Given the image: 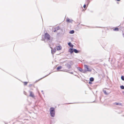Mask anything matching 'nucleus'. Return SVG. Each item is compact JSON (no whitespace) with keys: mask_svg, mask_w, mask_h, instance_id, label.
<instances>
[{"mask_svg":"<svg viewBox=\"0 0 124 124\" xmlns=\"http://www.w3.org/2000/svg\"><path fill=\"white\" fill-rule=\"evenodd\" d=\"M50 111L51 116L52 117H54L55 115L54 108L53 107L51 108L50 109Z\"/></svg>","mask_w":124,"mask_h":124,"instance_id":"nucleus-1","label":"nucleus"},{"mask_svg":"<svg viewBox=\"0 0 124 124\" xmlns=\"http://www.w3.org/2000/svg\"><path fill=\"white\" fill-rule=\"evenodd\" d=\"M50 36L49 34L46 33H45L44 36V39H43V40H44L45 42V39H46L47 41H48L50 39Z\"/></svg>","mask_w":124,"mask_h":124,"instance_id":"nucleus-2","label":"nucleus"},{"mask_svg":"<svg viewBox=\"0 0 124 124\" xmlns=\"http://www.w3.org/2000/svg\"><path fill=\"white\" fill-rule=\"evenodd\" d=\"M85 71H92L91 69L89 68L88 66L87 65H85L84 66Z\"/></svg>","mask_w":124,"mask_h":124,"instance_id":"nucleus-3","label":"nucleus"},{"mask_svg":"<svg viewBox=\"0 0 124 124\" xmlns=\"http://www.w3.org/2000/svg\"><path fill=\"white\" fill-rule=\"evenodd\" d=\"M29 92L30 93L29 96L31 97L32 98H34V95L33 92L31 91H29Z\"/></svg>","mask_w":124,"mask_h":124,"instance_id":"nucleus-4","label":"nucleus"},{"mask_svg":"<svg viewBox=\"0 0 124 124\" xmlns=\"http://www.w3.org/2000/svg\"><path fill=\"white\" fill-rule=\"evenodd\" d=\"M73 50L74 49H73V48H70L69 49L68 52H70L71 54L74 52Z\"/></svg>","mask_w":124,"mask_h":124,"instance_id":"nucleus-5","label":"nucleus"},{"mask_svg":"<svg viewBox=\"0 0 124 124\" xmlns=\"http://www.w3.org/2000/svg\"><path fill=\"white\" fill-rule=\"evenodd\" d=\"M65 65L66 66L67 68L68 69H70L71 68V65L68 63H67Z\"/></svg>","mask_w":124,"mask_h":124,"instance_id":"nucleus-6","label":"nucleus"},{"mask_svg":"<svg viewBox=\"0 0 124 124\" xmlns=\"http://www.w3.org/2000/svg\"><path fill=\"white\" fill-rule=\"evenodd\" d=\"M73 20H70L69 18H68L66 20V21L68 23H72Z\"/></svg>","mask_w":124,"mask_h":124,"instance_id":"nucleus-7","label":"nucleus"},{"mask_svg":"<svg viewBox=\"0 0 124 124\" xmlns=\"http://www.w3.org/2000/svg\"><path fill=\"white\" fill-rule=\"evenodd\" d=\"M56 49L57 50H60L62 49L61 46H56Z\"/></svg>","mask_w":124,"mask_h":124,"instance_id":"nucleus-8","label":"nucleus"},{"mask_svg":"<svg viewBox=\"0 0 124 124\" xmlns=\"http://www.w3.org/2000/svg\"><path fill=\"white\" fill-rule=\"evenodd\" d=\"M56 51V49L55 48L52 49L51 50V53L52 54H53L55 53Z\"/></svg>","mask_w":124,"mask_h":124,"instance_id":"nucleus-9","label":"nucleus"},{"mask_svg":"<svg viewBox=\"0 0 124 124\" xmlns=\"http://www.w3.org/2000/svg\"><path fill=\"white\" fill-rule=\"evenodd\" d=\"M68 45L71 47H73V45L70 42H69L68 43Z\"/></svg>","mask_w":124,"mask_h":124,"instance_id":"nucleus-10","label":"nucleus"},{"mask_svg":"<svg viewBox=\"0 0 124 124\" xmlns=\"http://www.w3.org/2000/svg\"><path fill=\"white\" fill-rule=\"evenodd\" d=\"M77 69L80 72H82L83 71V70L80 67H77Z\"/></svg>","mask_w":124,"mask_h":124,"instance_id":"nucleus-11","label":"nucleus"},{"mask_svg":"<svg viewBox=\"0 0 124 124\" xmlns=\"http://www.w3.org/2000/svg\"><path fill=\"white\" fill-rule=\"evenodd\" d=\"M73 51L75 53H78L79 52V51L77 50V49H74Z\"/></svg>","mask_w":124,"mask_h":124,"instance_id":"nucleus-12","label":"nucleus"},{"mask_svg":"<svg viewBox=\"0 0 124 124\" xmlns=\"http://www.w3.org/2000/svg\"><path fill=\"white\" fill-rule=\"evenodd\" d=\"M94 78L93 77H91L90 78V81L92 82L94 81Z\"/></svg>","mask_w":124,"mask_h":124,"instance_id":"nucleus-13","label":"nucleus"},{"mask_svg":"<svg viewBox=\"0 0 124 124\" xmlns=\"http://www.w3.org/2000/svg\"><path fill=\"white\" fill-rule=\"evenodd\" d=\"M74 32V31L73 30H72L71 31H70L69 32L71 34H73Z\"/></svg>","mask_w":124,"mask_h":124,"instance_id":"nucleus-14","label":"nucleus"},{"mask_svg":"<svg viewBox=\"0 0 124 124\" xmlns=\"http://www.w3.org/2000/svg\"><path fill=\"white\" fill-rule=\"evenodd\" d=\"M114 104H116V105H121V104L120 103H114Z\"/></svg>","mask_w":124,"mask_h":124,"instance_id":"nucleus-15","label":"nucleus"},{"mask_svg":"<svg viewBox=\"0 0 124 124\" xmlns=\"http://www.w3.org/2000/svg\"><path fill=\"white\" fill-rule=\"evenodd\" d=\"M113 30L114 31H118L119 29H118V28H115Z\"/></svg>","mask_w":124,"mask_h":124,"instance_id":"nucleus-16","label":"nucleus"},{"mask_svg":"<svg viewBox=\"0 0 124 124\" xmlns=\"http://www.w3.org/2000/svg\"><path fill=\"white\" fill-rule=\"evenodd\" d=\"M103 92L104 93L105 95H107L108 94V93L106 92L105 90H103Z\"/></svg>","mask_w":124,"mask_h":124,"instance_id":"nucleus-17","label":"nucleus"},{"mask_svg":"<svg viewBox=\"0 0 124 124\" xmlns=\"http://www.w3.org/2000/svg\"><path fill=\"white\" fill-rule=\"evenodd\" d=\"M62 67L61 66H59L57 67V70H59L62 68Z\"/></svg>","mask_w":124,"mask_h":124,"instance_id":"nucleus-18","label":"nucleus"},{"mask_svg":"<svg viewBox=\"0 0 124 124\" xmlns=\"http://www.w3.org/2000/svg\"><path fill=\"white\" fill-rule=\"evenodd\" d=\"M120 87L121 89H124V86L123 85L121 86H120Z\"/></svg>","mask_w":124,"mask_h":124,"instance_id":"nucleus-19","label":"nucleus"},{"mask_svg":"<svg viewBox=\"0 0 124 124\" xmlns=\"http://www.w3.org/2000/svg\"><path fill=\"white\" fill-rule=\"evenodd\" d=\"M59 26H57L56 27L54 28L55 29H57V30H59Z\"/></svg>","mask_w":124,"mask_h":124,"instance_id":"nucleus-20","label":"nucleus"},{"mask_svg":"<svg viewBox=\"0 0 124 124\" xmlns=\"http://www.w3.org/2000/svg\"><path fill=\"white\" fill-rule=\"evenodd\" d=\"M121 79L123 80H124V76H122L121 77Z\"/></svg>","mask_w":124,"mask_h":124,"instance_id":"nucleus-21","label":"nucleus"},{"mask_svg":"<svg viewBox=\"0 0 124 124\" xmlns=\"http://www.w3.org/2000/svg\"><path fill=\"white\" fill-rule=\"evenodd\" d=\"M51 73H49V74H48V75H46V76H44V77H43V78H40V79H42V78H45V77H46L47 76H48V75H49V74H50Z\"/></svg>","mask_w":124,"mask_h":124,"instance_id":"nucleus-22","label":"nucleus"},{"mask_svg":"<svg viewBox=\"0 0 124 124\" xmlns=\"http://www.w3.org/2000/svg\"><path fill=\"white\" fill-rule=\"evenodd\" d=\"M24 85H27V84L28 83V82H24Z\"/></svg>","mask_w":124,"mask_h":124,"instance_id":"nucleus-23","label":"nucleus"},{"mask_svg":"<svg viewBox=\"0 0 124 124\" xmlns=\"http://www.w3.org/2000/svg\"><path fill=\"white\" fill-rule=\"evenodd\" d=\"M87 5H88V4L90 2V1H89V0H87Z\"/></svg>","mask_w":124,"mask_h":124,"instance_id":"nucleus-24","label":"nucleus"},{"mask_svg":"<svg viewBox=\"0 0 124 124\" xmlns=\"http://www.w3.org/2000/svg\"><path fill=\"white\" fill-rule=\"evenodd\" d=\"M86 7V5L85 4H84L83 6V7L84 8H85Z\"/></svg>","mask_w":124,"mask_h":124,"instance_id":"nucleus-25","label":"nucleus"},{"mask_svg":"<svg viewBox=\"0 0 124 124\" xmlns=\"http://www.w3.org/2000/svg\"><path fill=\"white\" fill-rule=\"evenodd\" d=\"M89 83L90 84H92V83L91 82V81H89Z\"/></svg>","mask_w":124,"mask_h":124,"instance_id":"nucleus-26","label":"nucleus"},{"mask_svg":"<svg viewBox=\"0 0 124 124\" xmlns=\"http://www.w3.org/2000/svg\"><path fill=\"white\" fill-rule=\"evenodd\" d=\"M24 93L25 95H26L27 93L25 92V91L24 92Z\"/></svg>","mask_w":124,"mask_h":124,"instance_id":"nucleus-27","label":"nucleus"},{"mask_svg":"<svg viewBox=\"0 0 124 124\" xmlns=\"http://www.w3.org/2000/svg\"><path fill=\"white\" fill-rule=\"evenodd\" d=\"M87 71H85V70H84V71H83L82 72H83V73H85V72H86Z\"/></svg>","mask_w":124,"mask_h":124,"instance_id":"nucleus-28","label":"nucleus"},{"mask_svg":"<svg viewBox=\"0 0 124 124\" xmlns=\"http://www.w3.org/2000/svg\"><path fill=\"white\" fill-rule=\"evenodd\" d=\"M56 31V29H55V30H54V32H55Z\"/></svg>","mask_w":124,"mask_h":124,"instance_id":"nucleus-29","label":"nucleus"},{"mask_svg":"<svg viewBox=\"0 0 124 124\" xmlns=\"http://www.w3.org/2000/svg\"><path fill=\"white\" fill-rule=\"evenodd\" d=\"M70 73L71 74H73V73L72 72H70Z\"/></svg>","mask_w":124,"mask_h":124,"instance_id":"nucleus-30","label":"nucleus"},{"mask_svg":"<svg viewBox=\"0 0 124 124\" xmlns=\"http://www.w3.org/2000/svg\"><path fill=\"white\" fill-rule=\"evenodd\" d=\"M72 62V61H70V63H71H71Z\"/></svg>","mask_w":124,"mask_h":124,"instance_id":"nucleus-31","label":"nucleus"},{"mask_svg":"<svg viewBox=\"0 0 124 124\" xmlns=\"http://www.w3.org/2000/svg\"><path fill=\"white\" fill-rule=\"evenodd\" d=\"M123 36L124 37V33L123 34Z\"/></svg>","mask_w":124,"mask_h":124,"instance_id":"nucleus-32","label":"nucleus"},{"mask_svg":"<svg viewBox=\"0 0 124 124\" xmlns=\"http://www.w3.org/2000/svg\"><path fill=\"white\" fill-rule=\"evenodd\" d=\"M117 1H120L121 0H116Z\"/></svg>","mask_w":124,"mask_h":124,"instance_id":"nucleus-33","label":"nucleus"},{"mask_svg":"<svg viewBox=\"0 0 124 124\" xmlns=\"http://www.w3.org/2000/svg\"><path fill=\"white\" fill-rule=\"evenodd\" d=\"M72 103H67V104H71Z\"/></svg>","mask_w":124,"mask_h":124,"instance_id":"nucleus-34","label":"nucleus"},{"mask_svg":"<svg viewBox=\"0 0 124 124\" xmlns=\"http://www.w3.org/2000/svg\"><path fill=\"white\" fill-rule=\"evenodd\" d=\"M41 92H43V91H41Z\"/></svg>","mask_w":124,"mask_h":124,"instance_id":"nucleus-35","label":"nucleus"},{"mask_svg":"<svg viewBox=\"0 0 124 124\" xmlns=\"http://www.w3.org/2000/svg\"><path fill=\"white\" fill-rule=\"evenodd\" d=\"M42 39V40H43V39Z\"/></svg>","mask_w":124,"mask_h":124,"instance_id":"nucleus-36","label":"nucleus"},{"mask_svg":"<svg viewBox=\"0 0 124 124\" xmlns=\"http://www.w3.org/2000/svg\"><path fill=\"white\" fill-rule=\"evenodd\" d=\"M66 71V72H67V71Z\"/></svg>","mask_w":124,"mask_h":124,"instance_id":"nucleus-37","label":"nucleus"}]
</instances>
